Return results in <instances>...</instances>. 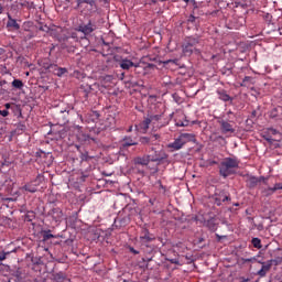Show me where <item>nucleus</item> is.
I'll return each instance as SVG.
<instances>
[{
	"label": "nucleus",
	"mask_w": 282,
	"mask_h": 282,
	"mask_svg": "<svg viewBox=\"0 0 282 282\" xmlns=\"http://www.w3.org/2000/svg\"><path fill=\"white\" fill-rule=\"evenodd\" d=\"M235 169H239V161L237 159L226 158L220 163L219 174L223 177H228L235 173Z\"/></svg>",
	"instance_id": "1"
},
{
	"label": "nucleus",
	"mask_w": 282,
	"mask_h": 282,
	"mask_svg": "<svg viewBox=\"0 0 282 282\" xmlns=\"http://www.w3.org/2000/svg\"><path fill=\"white\" fill-rule=\"evenodd\" d=\"M197 45H199V39L197 37H187L185 43L183 44V53L187 56H191L193 52L199 54V50H197Z\"/></svg>",
	"instance_id": "2"
},
{
	"label": "nucleus",
	"mask_w": 282,
	"mask_h": 282,
	"mask_svg": "<svg viewBox=\"0 0 282 282\" xmlns=\"http://www.w3.org/2000/svg\"><path fill=\"white\" fill-rule=\"evenodd\" d=\"M94 30H96V26L94 23H91V21H89L87 24H80L77 28V32H82V34H85V36H89Z\"/></svg>",
	"instance_id": "3"
},
{
	"label": "nucleus",
	"mask_w": 282,
	"mask_h": 282,
	"mask_svg": "<svg viewBox=\"0 0 282 282\" xmlns=\"http://www.w3.org/2000/svg\"><path fill=\"white\" fill-rule=\"evenodd\" d=\"M219 124L223 133H235V127H232L230 122L221 120L219 121Z\"/></svg>",
	"instance_id": "4"
},
{
	"label": "nucleus",
	"mask_w": 282,
	"mask_h": 282,
	"mask_svg": "<svg viewBox=\"0 0 282 282\" xmlns=\"http://www.w3.org/2000/svg\"><path fill=\"white\" fill-rule=\"evenodd\" d=\"M184 147V141H182V138L178 137L174 140V142L169 144V149H173V151H180Z\"/></svg>",
	"instance_id": "5"
},
{
	"label": "nucleus",
	"mask_w": 282,
	"mask_h": 282,
	"mask_svg": "<svg viewBox=\"0 0 282 282\" xmlns=\"http://www.w3.org/2000/svg\"><path fill=\"white\" fill-rule=\"evenodd\" d=\"M7 28H9V30H20L21 25L17 23V20H14L12 15L8 14Z\"/></svg>",
	"instance_id": "6"
},
{
	"label": "nucleus",
	"mask_w": 282,
	"mask_h": 282,
	"mask_svg": "<svg viewBox=\"0 0 282 282\" xmlns=\"http://www.w3.org/2000/svg\"><path fill=\"white\" fill-rule=\"evenodd\" d=\"M276 191H282V183H275L273 187H269L264 191L265 195H274Z\"/></svg>",
	"instance_id": "7"
},
{
	"label": "nucleus",
	"mask_w": 282,
	"mask_h": 282,
	"mask_svg": "<svg viewBox=\"0 0 282 282\" xmlns=\"http://www.w3.org/2000/svg\"><path fill=\"white\" fill-rule=\"evenodd\" d=\"M119 65L121 67V69H129L130 67H133V62L129 58H122L120 62H119Z\"/></svg>",
	"instance_id": "8"
},
{
	"label": "nucleus",
	"mask_w": 282,
	"mask_h": 282,
	"mask_svg": "<svg viewBox=\"0 0 282 282\" xmlns=\"http://www.w3.org/2000/svg\"><path fill=\"white\" fill-rule=\"evenodd\" d=\"M178 138H181V140L183 141V144L193 142V140H195V135L191 133H182Z\"/></svg>",
	"instance_id": "9"
},
{
	"label": "nucleus",
	"mask_w": 282,
	"mask_h": 282,
	"mask_svg": "<svg viewBox=\"0 0 282 282\" xmlns=\"http://www.w3.org/2000/svg\"><path fill=\"white\" fill-rule=\"evenodd\" d=\"M83 3H87L94 8V6H96V0H77V7L75 9L78 10V8H83Z\"/></svg>",
	"instance_id": "10"
},
{
	"label": "nucleus",
	"mask_w": 282,
	"mask_h": 282,
	"mask_svg": "<svg viewBox=\"0 0 282 282\" xmlns=\"http://www.w3.org/2000/svg\"><path fill=\"white\" fill-rule=\"evenodd\" d=\"M217 94L219 100H224V102H228L230 100V95H228L226 90H218Z\"/></svg>",
	"instance_id": "11"
},
{
	"label": "nucleus",
	"mask_w": 282,
	"mask_h": 282,
	"mask_svg": "<svg viewBox=\"0 0 282 282\" xmlns=\"http://www.w3.org/2000/svg\"><path fill=\"white\" fill-rule=\"evenodd\" d=\"M163 119H164V112L150 116V120H152V124H155V122H162Z\"/></svg>",
	"instance_id": "12"
},
{
	"label": "nucleus",
	"mask_w": 282,
	"mask_h": 282,
	"mask_svg": "<svg viewBox=\"0 0 282 282\" xmlns=\"http://www.w3.org/2000/svg\"><path fill=\"white\" fill-rule=\"evenodd\" d=\"M135 144H138V142L133 141V139H131V137H126L123 138V147H135Z\"/></svg>",
	"instance_id": "13"
},
{
	"label": "nucleus",
	"mask_w": 282,
	"mask_h": 282,
	"mask_svg": "<svg viewBox=\"0 0 282 282\" xmlns=\"http://www.w3.org/2000/svg\"><path fill=\"white\" fill-rule=\"evenodd\" d=\"M22 191H26L28 193H36V185L28 183L22 187Z\"/></svg>",
	"instance_id": "14"
},
{
	"label": "nucleus",
	"mask_w": 282,
	"mask_h": 282,
	"mask_svg": "<svg viewBox=\"0 0 282 282\" xmlns=\"http://www.w3.org/2000/svg\"><path fill=\"white\" fill-rule=\"evenodd\" d=\"M206 226L207 228H209V230H212L213 232H215V230H217V224L215 223L214 218H210L209 220L206 221Z\"/></svg>",
	"instance_id": "15"
},
{
	"label": "nucleus",
	"mask_w": 282,
	"mask_h": 282,
	"mask_svg": "<svg viewBox=\"0 0 282 282\" xmlns=\"http://www.w3.org/2000/svg\"><path fill=\"white\" fill-rule=\"evenodd\" d=\"M11 85L14 89H23V82L21 79H14Z\"/></svg>",
	"instance_id": "16"
},
{
	"label": "nucleus",
	"mask_w": 282,
	"mask_h": 282,
	"mask_svg": "<svg viewBox=\"0 0 282 282\" xmlns=\"http://www.w3.org/2000/svg\"><path fill=\"white\" fill-rule=\"evenodd\" d=\"M142 241H153V237L149 234V230H144L143 235L140 237Z\"/></svg>",
	"instance_id": "17"
},
{
	"label": "nucleus",
	"mask_w": 282,
	"mask_h": 282,
	"mask_svg": "<svg viewBox=\"0 0 282 282\" xmlns=\"http://www.w3.org/2000/svg\"><path fill=\"white\" fill-rule=\"evenodd\" d=\"M260 180L257 178L256 176H251L249 177L248 184L249 186H251V188H254V186H257V184H259Z\"/></svg>",
	"instance_id": "18"
},
{
	"label": "nucleus",
	"mask_w": 282,
	"mask_h": 282,
	"mask_svg": "<svg viewBox=\"0 0 282 282\" xmlns=\"http://www.w3.org/2000/svg\"><path fill=\"white\" fill-rule=\"evenodd\" d=\"M61 217H63V212H61V209H53V219H55V221H58Z\"/></svg>",
	"instance_id": "19"
},
{
	"label": "nucleus",
	"mask_w": 282,
	"mask_h": 282,
	"mask_svg": "<svg viewBox=\"0 0 282 282\" xmlns=\"http://www.w3.org/2000/svg\"><path fill=\"white\" fill-rule=\"evenodd\" d=\"M251 243L253 248H257L258 250H261V239L259 238H252Z\"/></svg>",
	"instance_id": "20"
},
{
	"label": "nucleus",
	"mask_w": 282,
	"mask_h": 282,
	"mask_svg": "<svg viewBox=\"0 0 282 282\" xmlns=\"http://www.w3.org/2000/svg\"><path fill=\"white\" fill-rule=\"evenodd\" d=\"M228 199H230V197L224 196V195H219V197H216V204H217V206H220L221 202H228Z\"/></svg>",
	"instance_id": "21"
},
{
	"label": "nucleus",
	"mask_w": 282,
	"mask_h": 282,
	"mask_svg": "<svg viewBox=\"0 0 282 282\" xmlns=\"http://www.w3.org/2000/svg\"><path fill=\"white\" fill-rule=\"evenodd\" d=\"M153 123V121L151 120V117L150 118H147L145 120H143V122L141 123V129H149V126Z\"/></svg>",
	"instance_id": "22"
},
{
	"label": "nucleus",
	"mask_w": 282,
	"mask_h": 282,
	"mask_svg": "<svg viewBox=\"0 0 282 282\" xmlns=\"http://www.w3.org/2000/svg\"><path fill=\"white\" fill-rule=\"evenodd\" d=\"M64 74H67V68L59 67V68L55 69V76L61 77Z\"/></svg>",
	"instance_id": "23"
},
{
	"label": "nucleus",
	"mask_w": 282,
	"mask_h": 282,
	"mask_svg": "<svg viewBox=\"0 0 282 282\" xmlns=\"http://www.w3.org/2000/svg\"><path fill=\"white\" fill-rule=\"evenodd\" d=\"M158 142H160V134H152L150 137V143L151 144H158Z\"/></svg>",
	"instance_id": "24"
},
{
	"label": "nucleus",
	"mask_w": 282,
	"mask_h": 282,
	"mask_svg": "<svg viewBox=\"0 0 282 282\" xmlns=\"http://www.w3.org/2000/svg\"><path fill=\"white\" fill-rule=\"evenodd\" d=\"M268 133L269 135H278V138H281V132H279L276 129L274 128H269L268 129Z\"/></svg>",
	"instance_id": "25"
},
{
	"label": "nucleus",
	"mask_w": 282,
	"mask_h": 282,
	"mask_svg": "<svg viewBox=\"0 0 282 282\" xmlns=\"http://www.w3.org/2000/svg\"><path fill=\"white\" fill-rule=\"evenodd\" d=\"M270 268H272V260L269 261L267 264L262 262V270H264V272H270Z\"/></svg>",
	"instance_id": "26"
},
{
	"label": "nucleus",
	"mask_w": 282,
	"mask_h": 282,
	"mask_svg": "<svg viewBox=\"0 0 282 282\" xmlns=\"http://www.w3.org/2000/svg\"><path fill=\"white\" fill-rule=\"evenodd\" d=\"M137 164H141L142 166H147V164H149V160L147 159H137Z\"/></svg>",
	"instance_id": "27"
},
{
	"label": "nucleus",
	"mask_w": 282,
	"mask_h": 282,
	"mask_svg": "<svg viewBox=\"0 0 282 282\" xmlns=\"http://www.w3.org/2000/svg\"><path fill=\"white\" fill-rule=\"evenodd\" d=\"M8 254H10V251H0V261H6V259H8Z\"/></svg>",
	"instance_id": "28"
},
{
	"label": "nucleus",
	"mask_w": 282,
	"mask_h": 282,
	"mask_svg": "<svg viewBox=\"0 0 282 282\" xmlns=\"http://www.w3.org/2000/svg\"><path fill=\"white\" fill-rule=\"evenodd\" d=\"M43 239H44V241H47V240H50V239H54V235H52V234H50V232H44V235H43Z\"/></svg>",
	"instance_id": "29"
},
{
	"label": "nucleus",
	"mask_w": 282,
	"mask_h": 282,
	"mask_svg": "<svg viewBox=\"0 0 282 282\" xmlns=\"http://www.w3.org/2000/svg\"><path fill=\"white\" fill-rule=\"evenodd\" d=\"M142 144H151V138L143 137L141 138Z\"/></svg>",
	"instance_id": "30"
},
{
	"label": "nucleus",
	"mask_w": 282,
	"mask_h": 282,
	"mask_svg": "<svg viewBox=\"0 0 282 282\" xmlns=\"http://www.w3.org/2000/svg\"><path fill=\"white\" fill-rule=\"evenodd\" d=\"M0 116H2V118H8V116H10V111H8V110H0Z\"/></svg>",
	"instance_id": "31"
},
{
	"label": "nucleus",
	"mask_w": 282,
	"mask_h": 282,
	"mask_svg": "<svg viewBox=\"0 0 282 282\" xmlns=\"http://www.w3.org/2000/svg\"><path fill=\"white\" fill-rule=\"evenodd\" d=\"M267 274H268V271H265V270H263V269H260V270L258 271V276L263 278V276H265Z\"/></svg>",
	"instance_id": "32"
},
{
	"label": "nucleus",
	"mask_w": 282,
	"mask_h": 282,
	"mask_svg": "<svg viewBox=\"0 0 282 282\" xmlns=\"http://www.w3.org/2000/svg\"><path fill=\"white\" fill-rule=\"evenodd\" d=\"M170 263H174V265H180V260L177 258L170 259Z\"/></svg>",
	"instance_id": "33"
},
{
	"label": "nucleus",
	"mask_w": 282,
	"mask_h": 282,
	"mask_svg": "<svg viewBox=\"0 0 282 282\" xmlns=\"http://www.w3.org/2000/svg\"><path fill=\"white\" fill-rule=\"evenodd\" d=\"M252 261H257V258H248L243 260V263H250Z\"/></svg>",
	"instance_id": "34"
},
{
	"label": "nucleus",
	"mask_w": 282,
	"mask_h": 282,
	"mask_svg": "<svg viewBox=\"0 0 282 282\" xmlns=\"http://www.w3.org/2000/svg\"><path fill=\"white\" fill-rule=\"evenodd\" d=\"M23 6H26L28 8H33L34 7V2H28L26 4H23Z\"/></svg>",
	"instance_id": "35"
},
{
	"label": "nucleus",
	"mask_w": 282,
	"mask_h": 282,
	"mask_svg": "<svg viewBox=\"0 0 282 282\" xmlns=\"http://www.w3.org/2000/svg\"><path fill=\"white\" fill-rule=\"evenodd\" d=\"M132 67H135V68L140 67V63H133Z\"/></svg>",
	"instance_id": "36"
},
{
	"label": "nucleus",
	"mask_w": 282,
	"mask_h": 282,
	"mask_svg": "<svg viewBox=\"0 0 282 282\" xmlns=\"http://www.w3.org/2000/svg\"><path fill=\"white\" fill-rule=\"evenodd\" d=\"M131 131H133V126H130L128 129V133H131Z\"/></svg>",
	"instance_id": "37"
},
{
	"label": "nucleus",
	"mask_w": 282,
	"mask_h": 282,
	"mask_svg": "<svg viewBox=\"0 0 282 282\" xmlns=\"http://www.w3.org/2000/svg\"><path fill=\"white\" fill-rule=\"evenodd\" d=\"M152 162H158V158L150 159Z\"/></svg>",
	"instance_id": "38"
},
{
	"label": "nucleus",
	"mask_w": 282,
	"mask_h": 282,
	"mask_svg": "<svg viewBox=\"0 0 282 282\" xmlns=\"http://www.w3.org/2000/svg\"><path fill=\"white\" fill-rule=\"evenodd\" d=\"M189 21H195L194 15H191V17H189Z\"/></svg>",
	"instance_id": "39"
},
{
	"label": "nucleus",
	"mask_w": 282,
	"mask_h": 282,
	"mask_svg": "<svg viewBox=\"0 0 282 282\" xmlns=\"http://www.w3.org/2000/svg\"><path fill=\"white\" fill-rule=\"evenodd\" d=\"M6 109H10V104L4 105Z\"/></svg>",
	"instance_id": "40"
},
{
	"label": "nucleus",
	"mask_w": 282,
	"mask_h": 282,
	"mask_svg": "<svg viewBox=\"0 0 282 282\" xmlns=\"http://www.w3.org/2000/svg\"><path fill=\"white\" fill-rule=\"evenodd\" d=\"M164 124H169V122L160 123L159 127H164Z\"/></svg>",
	"instance_id": "41"
},
{
	"label": "nucleus",
	"mask_w": 282,
	"mask_h": 282,
	"mask_svg": "<svg viewBox=\"0 0 282 282\" xmlns=\"http://www.w3.org/2000/svg\"><path fill=\"white\" fill-rule=\"evenodd\" d=\"M268 142H272V137L267 138Z\"/></svg>",
	"instance_id": "42"
},
{
	"label": "nucleus",
	"mask_w": 282,
	"mask_h": 282,
	"mask_svg": "<svg viewBox=\"0 0 282 282\" xmlns=\"http://www.w3.org/2000/svg\"><path fill=\"white\" fill-rule=\"evenodd\" d=\"M209 164H210V165L217 164V161H210Z\"/></svg>",
	"instance_id": "43"
},
{
	"label": "nucleus",
	"mask_w": 282,
	"mask_h": 282,
	"mask_svg": "<svg viewBox=\"0 0 282 282\" xmlns=\"http://www.w3.org/2000/svg\"><path fill=\"white\" fill-rule=\"evenodd\" d=\"M131 251H132L134 254H138V251H137V250L131 249Z\"/></svg>",
	"instance_id": "44"
},
{
	"label": "nucleus",
	"mask_w": 282,
	"mask_h": 282,
	"mask_svg": "<svg viewBox=\"0 0 282 282\" xmlns=\"http://www.w3.org/2000/svg\"><path fill=\"white\" fill-rule=\"evenodd\" d=\"M1 54H3V48H0V56H1Z\"/></svg>",
	"instance_id": "45"
},
{
	"label": "nucleus",
	"mask_w": 282,
	"mask_h": 282,
	"mask_svg": "<svg viewBox=\"0 0 282 282\" xmlns=\"http://www.w3.org/2000/svg\"><path fill=\"white\" fill-rule=\"evenodd\" d=\"M185 3H188L191 0H183Z\"/></svg>",
	"instance_id": "46"
},
{
	"label": "nucleus",
	"mask_w": 282,
	"mask_h": 282,
	"mask_svg": "<svg viewBox=\"0 0 282 282\" xmlns=\"http://www.w3.org/2000/svg\"><path fill=\"white\" fill-rule=\"evenodd\" d=\"M169 63H171V61L165 62V65L169 64Z\"/></svg>",
	"instance_id": "47"
}]
</instances>
